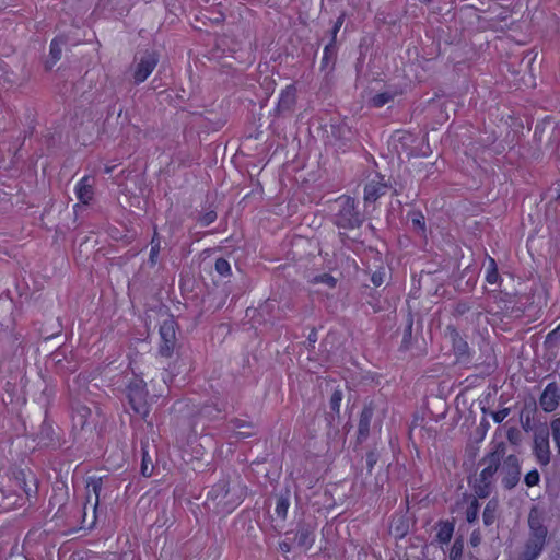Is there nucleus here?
<instances>
[{
	"label": "nucleus",
	"instance_id": "f257e3e1",
	"mask_svg": "<svg viewBox=\"0 0 560 560\" xmlns=\"http://www.w3.org/2000/svg\"><path fill=\"white\" fill-rule=\"evenodd\" d=\"M245 490L240 483H230L220 480L208 493V500H212L219 512H232L244 499Z\"/></svg>",
	"mask_w": 560,
	"mask_h": 560
},
{
	"label": "nucleus",
	"instance_id": "f03ea898",
	"mask_svg": "<svg viewBox=\"0 0 560 560\" xmlns=\"http://www.w3.org/2000/svg\"><path fill=\"white\" fill-rule=\"evenodd\" d=\"M337 211L335 222L341 229H355L362 222V215L355 210V201L349 196H341L336 200Z\"/></svg>",
	"mask_w": 560,
	"mask_h": 560
},
{
	"label": "nucleus",
	"instance_id": "7ed1b4c3",
	"mask_svg": "<svg viewBox=\"0 0 560 560\" xmlns=\"http://www.w3.org/2000/svg\"><path fill=\"white\" fill-rule=\"evenodd\" d=\"M129 402L136 413L145 418L149 415L147 384L142 378H133L127 387Z\"/></svg>",
	"mask_w": 560,
	"mask_h": 560
},
{
	"label": "nucleus",
	"instance_id": "20e7f679",
	"mask_svg": "<svg viewBox=\"0 0 560 560\" xmlns=\"http://www.w3.org/2000/svg\"><path fill=\"white\" fill-rule=\"evenodd\" d=\"M500 474L502 475L503 486L506 489L514 488L518 483L521 476L518 458L515 455H509L500 467Z\"/></svg>",
	"mask_w": 560,
	"mask_h": 560
},
{
	"label": "nucleus",
	"instance_id": "39448f33",
	"mask_svg": "<svg viewBox=\"0 0 560 560\" xmlns=\"http://www.w3.org/2000/svg\"><path fill=\"white\" fill-rule=\"evenodd\" d=\"M160 336L162 343L160 346V353L164 357H170L174 350L176 339L175 322L172 318L165 319L160 326Z\"/></svg>",
	"mask_w": 560,
	"mask_h": 560
},
{
	"label": "nucleus",
	"instance_id": "423d86ee",
	"mask_svg": "<svg viewBox=\"0 0 560 560\" xmlns=\"http://www.w3.org/2000/svg\"><path fill=\"white\" fill-rule=\"evenodd\" d=\"M158 61L159 59L155 52H145L142 55L135 68V82L141 83L145 81L155 69Z\"/></svg>",
	"mask_w": 560,
	"mask_h": 560
},
{
	"label": "nucleus",
	"instance_id": "0eeeda50",
	"mask_svg": "<svg viewBox=\"0 0 560 560\" xmlns=\"http://www.w3.org/2000/svg\"><path fill=\"white\" fill-rule=\"evenodd\" d=\"M534 454L540 465L547 466L550 463L549 433L547 430H540L535 433Z\"/></svg>",
	"mask_w": 560,
	"mask_h": 560
},
{
	"label": "nucleus",
	"instance_id": "6e6552de",
	"mask_svg": "<svg viewBox=\"0 0 560 560\" xmlns=\"http://www.w3.org/2000/svg\"><path fill=\"white\" fill-rule=\"evenodd\" d=\"M499 464L497 458H492L487 467H485L479 476L480 483L483 486H478L476 492L479 497L486 498L490 493V485L494 474L499 470Z\"/></svg>",
	"mask_w": 560,
	"mask_h": 560
},
{
	"label": "nucleus",
	"instance_id": "1a4fd4ad",
	"mask_svg": "<svg viewBox=\"0 0 560 560\" xmlns=\"http://www.w3.org/2000/svg\"><path fill=\"white\" fill-rule=\"evenodd\" d=\"M559 402L558 387L556 384H548L540 397V406L547 411H553Z\"/></svg>",
	"mask_w": 560,
	"mask_h": 560
},
{
	"label": "nucleus",
	"instance_id": "9d476101",
	"mask_svg": "<svg viewBox=\"0 0 560 560\" xmlns=\"http://www.w3.org/2000/svg\"><path fill=\"white\" fill-rule=\"evenodd\" d=\"M77 198L84 205H88L94 195L93 185L89 176L82 177L74 188Z\"/></svg>",
	"mask_w": 560,
	"mask_h": 560
},
{
	"label": "nucleus",
	"instance_id": "9b49d317",
	"mask_svg": "<svg viewBox=\"0 0 560 560\" xmlns=\"http://www.w3.org/2000/svg\"><path fill=\"white\" fill-rule=\"evenodd\" d=\"M386 188V185L381 180H371L364 187L365 203L375 201L380 196L385 194Z\"/></svg>",
	"mask_w": 560,
	"mask_h": 560
},
{
	"label": "nucleus",
	"instance_id": "f8f14e48",
	"mask_svg": "<svg viewBox=\"0 0 560 560\" xmlns=\"http://www.w3.org/2000/svg\"><path fill=\"white\" fill-rule=\"evenodd\" d=\"M101 487H102L101 479H91L88 482V486H86V489H88L86 501H88V503H90L92 501V495H94V501L92 503L93 514L96 513V510H97V506H98ZM94 520H95V515H93V521Z\"/></svg>",
	"mask_w": 560,
	"mask_h": 560
},
{
	"label": "nucleus",
	"instance_id": "ddd939ff",
	"mask_svg": "<svg viewBox=\"0 0 560 560\" xmlns=\"http://www.w3.org/2000/svg\"><path fill=\"white\" fill-rule=\"evenodd\" d=\"M545 542L536 541L534 538H528L522 558L524 560H535L542 551Z\"/></svg>",
	"mask_w": 560,
	"mask_h": 560
},
{
	"label": "nucleus",
	"instance_id": "4468645a",
	"mask_svg": "<svg viewBox=\"0 0 560 560\" xmlns=\"http://www.w3.org/2000/svg\"><path fill=\"white\" fill-rule=\"evenodd\" d=\"M454 532V524L446 521L438 524L436 539L441 544H448L452 539Z\"/></svg>",
	"mask_w": 560,
	"mask_h": 560
},
{
	"label": "nucleus",
	"instance_id": "2eb2a0df",
	"mask_svg": "<svg viewBox=\"0 0 560 560\" xmlns=\"http://www.w3.org/2000/svg\"><path fill=\"white\" fill-rule=\"evenodd\" d=\"M528 526L529 530H536L538 528L546 527L544 525V513L539 508H532L528 515Z\"/></svg>",
	"mask_w": 560,
	"mask_h": 560
},
{
	"label": "nucleus",
	"instance_id": "dca6fc26",
	"mask_svg": "<svg viewBox=\"0 0 560 560\" xmlns=\"http://www.w3.org/2000/svg\"><path fill=\"white\" fill-rule=\"evenodd\" d=\"M295 101V89L293 86H288L280 94L279 98V108L280 109H290Z\"/></svg>",
	"mask_w": 560,
	"mask_h": 560
},
{
	"label": "nucleus",
	"instance_id": "f3484780",
	"mask_svg": "<svg viewBox=\"0 0 560 560\" xmlns=\"http://www.w3.org/2000/svg\"><path fill=\"white\" fill-rule=\"evenodd\" d=\"M500 279L497 262L492 257H488V265L486 271V281L490 284H497Z\"/></svg>",
	"mask_w": 560,
	"mask_h": 560
},
{
	"label": "nucleus",
	"instance_id": "a211bd4d",
	"mask_svg": "<svg viewBox=\"0 0 560 560\" xmlns=\"http://www.w3.org/2000/svg\"><path fill=\"white\" fill-rule=\"evenodd\" d=\"M497 510H498L497 501L491 500L487 503V505L483 510V514H482L485 525L488 526L494 522L495 515H497Z\"/></svg>",
	"mask_w": 560,
	"mask_h": 560
},
{
	"label": "nucleus",
	"instance_id": "6ab92c4d",
	"mask_svg": "<svg viewBox=\"0 0 560 560\" xmlns=\"http://www.w3.org/2000/svg\"><path fill=\"white\" fill-rule=\"evenodd\" d=\"M298 544L304 549H310L314 544V534L308 529H302L296 534Z\"/></svg>",
	"mask_w": 560,
	"mask_h": 560
},
{
	"label": "nucleus",
	"instance_id": "aec40b11",
	"mask_svg": "<svg viewBox=\"0 0 560 560\" xmlns=\"http://www.w3.org/2000/svg\"><path fill=\"white\" fill-rule=\"evenodd\" d=\"M479 502L477 499H472L466 511V520L468 523H472L477 520L479 513Z\"/></svg>",
	"mask_w": 560,
	"mask_h": 560
},
{
	"label": "nucleus",
	"instance_id": "412c9836",
	"mask_svg": "<svg viewBox=\"0 0 560 560\" xmlns=\"http://www.w3.org/2000/svg\"><path fill=\"white\" fill-rule=\"evenodd\" d=\"M63 42L59 38L54 39L50 44V57L52 62H57L61 57Z\"/></svg>",
	"mask_w": 560,
	"mask_h": 560
},
{
	"label": "nucleus",
	"instance_id": "4be33fe9",
	"mask_svg": "<svg viewBox=\"0 0 560 560\" xmlns=\"http://www.w3.org/2000/svg\"><path fill=\"white\" fill-rule=\"evenodd\" d=\"M463 550L464 542L460 539L455 540L450 551V560H462Z\"/></svg>",
	"mask_w": 560,
	"mask_h": 560
},
{
	"label": "nucleus",
	"instance_id": "5701e85b",
	"mask_svg": "<svg viewBox=\"0 0 560 560\" xmlns=\"http://www.w3.org/2000/svg\"><path fill=\"white\" fill-rule=\"evenodd\" d=\"M371 417H372L371 409L366 408L362 411L361 418H360V424H359L360 433L366 432L369 430Z\"/></svg>",
	"mask_w": 560,
	"mask_h": 560
},
{
	"label": "nucleus",
	"instance_id": "b1692460",
	"mask_svg": "<svg viewBox=\"0 0 560 560\" xmlns=\"http://www.w3.org/2000/svg\"><path fill=\"white\" fill-rule=\"evenodd\" d=\"M551 433L558 452L560 453V418L555 419L551 424Z\"/></svg>",
	"mask_w": 560,
	"mask_h": 560
},
{
	"label": "nucleus",
	"instance_id": "393cba45",
	"mask_svg": "<svg viewBox=\"0 0 560 560\" xmlns=\"http://www.w3.org/2000/svg\"><path fill=\"white\" fill-rule=\"evenodd\" d=\"M540 476L537 469H533L525 475L524 481L527 487H534L539 483Z\"/></svg>",
	"mask_w": 560,
	"mask_h": 560
},
{
	"label": "nucleus",
	"instance_id": "a878e982",
	"mask_svg": "<svg viewBox=\"0 0 560 560\" xmlns=\"http://www.w3.org/2000/svg\"><path fill=\"white\" fill-rule=\"evenodd\" d=\"M313 282L314 283H324L329 288H334L336 285V279L328 273L316 276L313 279Z\"/></svg>",
	"mask_w": 560,
	"mask_h": 560
},
{
	"label": "nucleus",
	"instance_id": "bb28decb",
	"mask_svg": "<svg viewBox=\"0 0 560 560\" xmlns=\"http://www.w3.org/2000/svg\"><path fill=\"white\" fill-rule=\"evenodd\" d=\"M214 267L217 272L220 273L221 276L228 275L231 270L230 262L223 258L217 259Z\"/></svg>",
	"mask_w": 560,
	"mask_h": 560
},
{
	"label": "nucleus",
	"instance_id": "cd10ccee",
	"mask_svg": "<svg viewBox=\"0 0 560 560\" xmlns=\"http://www.w3.org/2000/svg\"><path fill=\"white\" fill-rule=\"evenodd\" d=\"M342 400V393L340 390L334 392L330 398V408L332 411L339 412Z\"/></svg>",
	"mask_w": 560,
	"mask_h": 560
},
{
	"label": "nucleus",
	"instance_id": "c85d7f7f",
	"mask_svg": "<svg viewBox=\"0 0 560 560\" xmlns=\"http://www.w3.org/2000/svg\"><path fill=\"white\" fill-rule=\"evenodd\" d=\"M160 253V241L156 238V235L151 241V250H150V260L152 264H155L156 258Z\"/></svg>",
	"mask_w": 560,
	"mask_h": 560
},
{
	"label": "nucleus",
	"instance_id": "c756f323",
	"mask_svg": "<svg viewBox=\"0 0 560 560\" xmlns=\"http://www.w3.org/2000/svg\"><path fill=\"white\" fill-rule=\"evenodd\" d=\"M288 509H289V501L284 498H280L276 505V513L279 516L284 517L287 515Z\"/></svg>",
	"mask_w": 560,
	"mask_h": 560
},
{
	"label": "nucleus",
	"instance_id": "7c9ffc66",
	"mask_svg": "<svg viewBox=\"0 0 560 560\" xmlns=\"http://www.w3.org/2000/svg\"><path fill=\"white\" fill-rule=\"evenodd\" d=\"M546 537H547V528L546 527L538 528L536 530H530L529 538H534V539H536V541L546 542Z\"/></svg>",
	"mask_w": 560,
	"mask_h": 560
},
{
	"label": "nucleus",
	"instance_id": "2f4dec72",
	"mask_svg": "<svg viewBox=\"0 0 560 560\" xmlns=\"http://www.w3.org/2000/svg\"><path fill=\"white\" fill-rule=\"evenodd\" d=\"M217 219V213L214 211H209L207 213H205L200 219V223L205 226L211 224L212 222H214Z\"/></svg>",
	"mask_w": 560,
	"mask_h": 560
},
{
	"label": "nucleus",
	"instance_id": "473e14b6",
	"mask_svg": "<svg viewBox=\"0 0 560 560\" xmlns=\"http://www.w3.org/2000/svg\"><path fill=\"white\" fill-rule=\"evenodd\" d=\"M389 96L385 93L378 94L373 98V103L375 106L381 107L389 101Z\"/></svg>",
	"mask_w": 560,
	"mask_h": 560
},
{
	"label": "nucleus",
	"instance_id": "72a5a7b5",
	"mask_svg": "<svg viewBox=\"0 0 560 560\" xmlns=\"http://www.w3.org/2000/svg\"><path fill=\"white\" fill-rule=\"evenodd\" d=\"M384 276H385V273H384V272H381V271H376V272H374V273L372 275V278H371V280H372L373 284H374V285H376V287H380L381 284H383V282H384Z\"/></svg>",
	"mask_w": 560,
	"mask_h": 560
},
{
	"label": "nucleus",
	"instance_id": "f704fd0d",
	"mask_svg": "<svg viewBox=\"0 0 560 560\" xmlns=\"http://www.w3.org/2000/svg\"><path fill=\"white\" fill-rule=\"evenodd\" d=\"M454 347L455 349L459 352V353H465L468 349V345L466 341H463L462 339H459L458 341H455L454 342Z\"/></svg>",
	"mask_w": 560,
	"mask_h": 560
},
{
	"label": "nucleus",
	"instance_id": "c9c22d12",
	"mask_svg": "<svg viewBox=\"0 0 560 560\" xmlns=\"http://www.w3.org/2000/svg\"><path fill=\"white\" fill-rule=\"evenodd\" d=\"M88 415H90V410H89L88 408H82V410H80V412H79V416L82 418V420L80 421V424H81L82 427H84V424H85V420H84V418H85Z\"/></svg>",
	"mask_w": 560,
	"mask_h": 560
},
{
	"label": "nucleus",
	"instance_id": "e433bc0d",
	"mask_svg": "<svg viewBox=\"0 0 560 560\" xmlns=\"http://www.w3.org/2000/svg\"><path fill=\"white\" fill-rule=\"evenodd\" d=\"M342 23H343V18H342V16H340V18L337 20L336 24H335L334 33H337V32L339 31V28L341 27Z\"/></svg>",
	"mask_w": 560,
	"mask_h": 560
},
{
	"label": "nucleus",
	"instance_id": "4c0bfd02",
	"mask_svg": "<svg viewBox=\"0 0 560 560\" xmlns=\"http://www.w3.org/2000/svg\"><path fill=\"white\" fill-rule=\"evenodd\" d=\"M374 463H375V459L373 458V455L372 454L369 455L368 456V465L370 466V468L373 467Z\"/></svg>",
	"mask_w": 560,
	"mask_h": 560
},
{
	"label": "nucleus",
	"instance_id": "58836bf2",
	"mask_svg": "<svg viewBox=\"0 0 560 560\" xmlns=\"http://www.w3.org/2000/svg\"><path fill=\"white\" fill-rule=\"evenodd\" d=\"M145 470H147V465L143 463V465H142V472H143V475H145Z\"/></svg>",
	"mask_w": 560,
	"mask_h": 560
},
{
	"label": "nucleus",
	"instance_id": "ea45409f",
	"mask_svg": "<svg viewBox=\"0 0 560 560\" xmlns=\"http://www.w3.org/2000/svg\"><path fill=\"white\" fill-rule=\"evenodd\" d=\"M476 541H477V538H475V537L472 536V537H471V542H472L474 545H476V544H477Z\"/></svg>",
	"mask_w": 560,
	"mask_h": 560
},
{
	"label": "nucleus",
	"instance_id": "a19ab883",
	"mask_svg": "<svg viewBox=\"0 0 560 560\" xmlns=\"http://www.w3.org/2000/svg\"><path fill=\"white\" fill-rule=\"evenodd\" d=\"M281 549H282L283 551H288V550H289L287 546H283V547L281 546Z\"/></svg>",
	"mask_w": 560,
	"mask_h": 560
}]
</instances>
